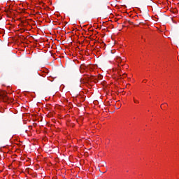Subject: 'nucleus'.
I'll list each match as a JSON object with an SVG mask.
<instances>
[{
	"label": "nucleus",
	"instance_id": "nucleus-7",
	"mask_svg": "<svg viewBox=\"0 0 179 179\" xmlns=\"http://www.w3.org/2000/svg\"><path fill=\"white\" fill-rule=\"evenodd\" d=\"M92 76H93V73H92Z\"/></svg>",
	"mask_w": 179,
	"mask_h": 179
},
{
	"label": "nucleus",
	"instance_id": "nucleus-2",
	"mask_svg": "<svg viewBox=\"0 0 179 179\" xmlns=\"http://www.w3.org/2000/svg\"><path fill=\"white\" fill-rule=\"evenodd\" d=\"M134 103H135L136 104H139V100L136 99L135 97H134Z\"/></svg>",
	"mask_w": 179,
	"mask_h": 179
},
{
	"label": "nucleus",
	"instance_id": "nucleus-1",
	"mask_svg": "<svg viewBox=\"0 0 179 179\" xmlns=\"http://www.w3.org/2000/svg\"><path fill=\"white\" fill-rule=\"evenodd\" d=\"M116 62L117 64H118V66H123L124 65V62H122V59H121V57H117L116 58Z\"/></svg>",
	"mask_w": 179,
	"mask_h": 179
},
{
	"label": "nucleus",
	"instance_id": "nucleus-6",
	"mask_svg": "<svg viewBox=\"0 0 179 179\" xmlns=\"http://www.w3.org/2000/svg\"><path fill=\"white\" fill-rule=\"evenodd\" d=\"M143 83H146V80H143Z\"/></svg>",
	"mask_w": 179,
	"mask_h": 179
},
{
	"label": "nucleus",
	"instance_id": "nucleus-4",
	"mask_svg": "<svg viewBox=\"0 0 179 179\" xmlns=\"http://www.w3.org/2000/svg\"><path fill=\"white\" fill-rule=\"evenodd\" d=\"M93 68H94V66H91L90 67V71L91 72H93Z\"/></svg>",
	"mask_w": 179,
	"mask_h": 179
},
{
	"label": "nucleus",
	"instance_id": "nucleus-3",
	"mask_svg": "<svg viewBox=\"0 0 179 179\" xmlns=\"http://www.w3.org/2000/svg\"><path fill=\"white\" fill-rule=\"evenodd\" d=\"M97 78H98V79L101 80V79H103V76L99 74Z\"/></svg>",
	"mask_w": 179,
	"mask_h": 179
},
{
	"label": "nucleus",
	"instance_id": "nucleus-5",
	"mask_svg": "<svg viewBox=\"0 0 179 179\" xmlns=\"http://www.w3.org/2000/svg\"><path fill=\"white\" fill-rule=\"evenodd\" d=\"M165 104H162L161 105V108L163 110V107H164Z\"/></svg>",
	"mask_w": 179,
	"mask_h": 179
}]
</instances>
